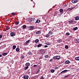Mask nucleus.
Wrapping results in <instances>:
<instances>
[{
    "instance_id": "nucleus-44",
    "label": "nucleus",
    "mask_w": 79,
    "mask_h": 79,
    "mask_svg": "<svg viewBox=\"0 0 79 79\" xmlns=\"http://www.w3.org/2000/svg\"><path fill=\"white\" fill-rule=\"evenodd\" d=\"M7 28V30H10V29H11V28H10V27H8Z\"/></svg>"
},
{
    "instance_id": "nucleus-25",
    "label": "nucleus",
    "mask_w": 79,
    "mask_h": 79,
    "mask_svg": "<svg viewBox=\"0 0 79 79\" xmlns=\"http://www.w3.org/2000/svg\"><path fill=\"white\" fill-rule=\"evenodd\" d=\"M41 46H42V44H40L38 45L37 47H41Z\"/></svg>"
},
{
    "instance_id": "nucleus-26",
    "label": "nucleus",
    "mask_w": 79,
    "mask_h": 79,
    "mask_svg": "<svg viewBox=\"0 0 79 79\" xmlns=\"http://www.w3.org/2000/svg\"><path fill=\"white\" fill-rule=\"evenodd\" d=\"M16 45H14L13 46V50H15V49L16 48Z\"/></svg>"
},
{
    "instance_id": "nucleus-47",
    "label": "nucleus",
    "mask_w": 79,
    "mask_h": 79,
    "mask_svg": "<svg viewBox=\"0 0 79 79\" xmlns=\"http://www.w3.org/2000/svg\"><path fill=\"white\" fill-rule=\"evenodd\" d=\"M40 79H44V77H43V76H41Z\"/></svg>"
},
{
    "instance_id": "nucleus-32",
    "label": "nucleus",
    "mask_w": 79,
    "mask_h": 79,
    "mask_svg": "<svg viewBox=\"0 0 79 79\" xmlns=\"http://www.w3.org/2000/svg\"><path fill=\"white\" fill-rule=\"evenodd\" d=\"M51 72L52 73H53L55 72V70H54V69H52L51 70Z\"/></svg>"
},
{
    "instance_id": "nucleus-5",
    "label": "nucleus",
    "mask_w": 79,
    "mask_h": 79,
    "mask_svg": "<svg viewBox=\"0 0 79 79\" xmlns=\"http://www.w3.org/2000/svg\"><path fill=\"white\" fill-rule=\"evenodd\" d=\"M67 71H69L67 70H65L62 71L60 73V74H62L63 73H66L67 72Z\"/></svg>"
},
{
    "instance_id": "nucleus-28",
    "label": "nucleus",
    "mask_w": 79,
    "mask_h": 79,
    "mask_svg": "<svg viewBox=\"0 0 79 79\" xmlns=\"http://www.w3.org/2000/svg\"><path fill=\"white\" fill-rule=\"evenodd\" d=\"M39 40L38 39H36L35 40V43H37V42H39Z\"/></svg>"
},
{
    "instance_id": "nucleus-35",
    "label": "nucleus",
    "mask_w": 79,
    "mask_h": 79,
    "mask_svg": "<svg viewBox=\"0 0 79 79\" xmlns=\"http://www.w3.org/2000/svg\"><path fill=\"white\" fill-rule=\"evenodd\" d=\"M69 76V74L68 75H66V76H64V78H67V77H68Z\"/></svg>"
},
{
    "instance_id": "nucleus-14",
    "label": "nucleus",
    "mask_w": 79,
    "mask_h": 79,
    "mask_svg": "<svg viewBox=\"0 0 79 79\" xmlns=\"http://www.w3.org/2000/svg\"><path fill=\"white\" fill-rule=\"evenodd\" d=\"M22 27H23V29H26V25H24Z\"/></svg>"
},
{
    "instance_id": "nucleus-20",
    "label": "nucleus",
    "mask_w": 79,
    "mask_h": 79,
    "mask_svg": "<svg viewBox=\"0 0 79 79\" xmlns=\"http://www.w3.org/2000/svg\"><path fill=\"white\" fill-rule=\"evenodd\" d=\"M75 60L79 61V56H78L75 58Z\"/></svg>"
},
{
    "instance_id": "nucleus-41",
    "label": "nucleus",
    "mask_w": 79,
    "mask_h": 79,
    "mask_svg": "<svg viewBox=\"0 0 79 79\" xmlns=\"http://www.w3.org/2000/svg\"><path fill=\"white\" fill-rule=\"evenodd\" d=\"M3 36V34H1L0 35V39L2 38V36Z\"/></svg>"
},
{
    "instance_id": "nucleus-55",
    "label": "nucleus",
    "mask_w": 79,
    "mask_h": 79,
    "mask_svg": "<svg viewBox=\"0 0 79 79\" xmlns=\"http://www.w3.org/2000/svg\"><path fill=\"white\" fill-rule=\"evenodd\" d=\"M1 56H2V54H0V57H1Z\"/></svg>"
},
{
    "instance_id": "nucleus-42",
    "label": "nucleus",
    "mask_w": 79,
    "mask_h": 79,
    "mask_svg": "<svg viewBox=\"0 0 79 79\" xmlns=\"http://www.w3.org/2000/svg\"><path fill=\"white\" fill-rule=\"evenodd\" d=\"M73 37L72 36H69V39H72Z\"/></svg>"
},
{
    "instance_id": "nucleus-38",
    "label": "nucleus",
    "mask_w": 79,
    "mask_h": 79,
    "mask_svg": "<svg viewBox=\"0 0 79 79\" xmlns=\"http://www.w3.org/2000/svg\"><path fill=\"white\" fill-rule=\"evenodd\" d=\"M21 58L22 59H23V58H24V56L23 55L21 57Z\"/></svg>"
},
{
    "instance_id": "nucleus-34",
    "label": "nucleus",
    "mask_w": 79,
    "mask_h": 79,
    "mask_svg": "<svg viewBox=\"0 0 79 79\" xmlns=\"http://www.w3.org/2000/svg\"><path fill=\"white\" fill-rule=\"evenodd\" d=\"M19 22H17L15 23L16 25H18L19 24Z\"/></svg>"
},
{
    "instance_id": "nucleus-49",
    "label": "nucleus",
    "mask_w": 79,
    "mask_h": 79,
    "mask_svg": "<svg viewBox=\"0 0 79 79\" xmlns=\"http://www.w3.org/2000/svg\"><path fill=\"white\" fill-rule=\"evenodd\" d=\"M37 66V65H34L33 66V67H36Z\"/></svg>"
},
{
    "instance_id": "nucleus-45",
    "label": "nucleus",
    "mask_w": 79,
    "mask_h": 79,
    "mask_svg": "<svg viewBox=\"0 0 79 79\" xmlns=\"http://www.w3.org/2000/svg\"><path fill=\"white\" fill-rule=\"evenodd\" d=\"M59 68H58V67H55L54 68V69H59Z\"/></svg>"
},
{
    "instance_id": "nucleus-37",
    "label": "nucleus",
    "mask_w": 79,
    "mask_h": 79,
    "mask_svg": "<svg viewBox=\"0 0 79 79\" xmlns=\"http://www.w3.org/2000/svg\"><path fill=\"white\" fill-rule=\"evenodd\" d=\"M45 57L46 58H48V55H46L45 56Z\"/></svg>"
},
{
    "instance_id": "nucleus-12",
    "label": "nucleus",
    "mask_w": 79,
    "mask_h": 79,
    "mask_svg": "<svg viewBox=\"0 0 79 79\" xmlns=\"http://www.w3.org/2000/svg\"><path fill=\"white\" fill-rule=\"evenodd\" d=\"M48 34H49V35L51 36L52 34H53V32L52 31H49Z\"/></svg>"
},
{
    "instance_id": "nucleus-21",
    "label": "nucleus",
    "mask_w": 79,
    "mask_h": 79,
    "mask_svg": "<svg viewBox=\"0 0 79 79\" xmlns=\"http://www.w3.org/2000/svg\"><path fill=\"white\" fill-rule=\"evenodd\" d=\"M45 44L47 45H50V43L49 42H47L45 43Z\"/></svg>"
},
{
    "instance_id": "nucleus-29",
    "label": "nucleus",
    "mask_w": 79,
    "mask_h": 79,
    "mask_svg": "<svg viewBox=\"0 0 79 79\" xmlns=\"http://www.w3.org/2000/svg\"><path fill=\"white\" fill-rule=\"evenodd\" d=\"M16 52H19V48H16Z\"/></svg>"
},
{
    "instance_id": "nucleus-8",
    "label": "nucleus",
    "mask_w": 79,
    "mask_h": 79,
    "mask_svg": "<svg viewBox=\"0 0 79 79\" xmlns=\"http://www.w3.org/2000/svg\"><path fill=\"white\" fill-rule=\"evenodd\" d=\"M69 22L70 24H74V21L73 20H70Z\"/></svg>"
},
{
    "instance_id": "nucleus-54",
    "label": "nucleus",
    "mask_w": 79,
    "mask_h": 79,
    "mask_svg": "<svg viewBox=\"0 0 79 79\" xmlns=\"http://www.w3.org/2000/svg\"><path fill=\"white\" fill-rule=\"evenodd\" d=\"M10 19H9L8 20H7L6 21H10Z\"/></svg>"
},
{
    "instance_id": "nucleus-43",
    "label": "nucleus",
    "mask_w": 79,
    "mask_h": 79,
    "mask_svg": "<svg viewBox=\"0 0 79 79\" xmlns=\"http://www.w3.org/2000/svg\"><path fill=\"white\" fill-rule=\"evenodd\" d=\"M11 15H12L13 16H15V14L14 12L11 13Z\"/></svg>"
},
{
    "instance_id": "nucleus-48",
    "label": "nucleus",
    "mask_w": 79,
    "mask_h": 79,
    "mask_svg": "<svg viewBox=\"0 0 79 79\" xmlns=\"http://www.w3.org/2000/svg\"><path fill=\"white\" fill-rule=\"evenodd\" d=\"M73 66H74V65H71L70 67V68H71V67L72 68H73Z\"/></svg>"
},
{
    "instance_id": "nucleus-6",
    "label": "nucleus",
    "mask_w": 79,
    "mask_h": 79,
    "mask_svg": "<svg viewBox=\"0 0 79 79\" xmlns=\"http://www.w3.org/2000/svg\"><path fill=\"white\" fill-rule=\"evenodd\" d=\"M29 28L31 30H33L34 29V26H30Z\"/></svg>"
},
{
    "instance_id": "nucleus-46",
    "label": "nucleus",
    "mask_w": 79,
    "mask_h": 79,
    "mask_svg": "<svg viewBox=\"0 0 79 79\" xmlns=\"http://www.w3.org/2000/svg\"><path fill=\"white\" fill-rule=\"evenodd\" d=\"M72 2L73 3H75L74 0H72Z\"/></svg>"
},
{
    "instance_id": "nucleus-18",
    "label": "nucleus",
    "mask_w": 79,
    "mask_h": 79,
    "mask_svg": "<svg viewBox=\"0 0 79 79\" xmlns=\"http://www.w3.org/2000/svg\"><path fill=\"white\" fill-rule=\"evenodd\" d=\"M36 34H38V35H39V34H41V32L40 31H38L36 32Z\"/></svg>"
},
{
    "instance_id": "nucleus-13",
    "label": "nucleus",
    "mask_w": 79,
    "mask_h": 79,
    "mask_svg": "<svg viewBox=\"0 0 79 79\" xmlns=\"http://www.w3.org/2000/svg\"><path fill=\"white\" fill-rule=\"evenodd\" d=\"M40 22V20L39 19H37L35 23H39Z\"/></svg>"
},
{
    "instance_id": "nucleus-17",
    "label": "nucleus",
    "mask_w": 79,
    "mask_h": 79,
    "mask_svg": "<svg viewBox=\"0 0 79 79\" xmlns=\"http://www.w3.org/2000/svg\"><path fill=\"white\" fill-rule=\"evenodd\" d=\"M73 8L72 7V8H68L67 10L68 11H71V10H73Z\"/></svg>"
},
{
    "instance_id": "nucleus-23",
    "label": "nucleus",
    "mask_w": 79,
    "mask_h": 79,
    "mask_svg": "<svg viewBox=\"0 0 79 79\" xmlns=\"http://www.w3.org/2000/svg\"><path fill=\"white\" fill-rule=\"evenodd\" d=\"M29 68V67L27 66H26L24 67V70H26V69H27Z\"/></svg>"
},
{
    "instance_id": "nucleus-56",
    "label": "nucleus",
    "mask_w": 79,
    "mask_h": 79,
    "mask_svg": "<svg viewBox=\"0 0 79 79\" xmlns=\"http://www.w3.org/2000/svg\"><path fill=\"white\" fill-rule=\"evenodd\" d=\"M65 6H67V5L66 4V5H65Z\"/></svg>"
},
{
    "instance_id": "nucleus-39",
    "label": "nucleus",
    "mask_w": 79,
    "mask_h": 79,
    "mask_svg": "<svg viewBox=\"0 0 79 79\" xmlns=\"http://www.w3.org/2000/svg\"><path fill=\"white\" fill-rule=\"evenodd\" d=\"M52 58L53 59H55L56 60V56L53 57Z\"/></svg>"
},
{
    "instance_id": "nucleus-22",
    "label": "nucleus",
    "mask_w": 79,
    "mask_h": 79,
    "mask_svg": "<svg viewBox=\"0 0 79 79\" xmlns=\"http://www.w3.org/2000/svg\"><path fill=\"white\" fill-rule=\"evenodd\" d=\"M27 54L28 55H31L32 54V52H31V51H30L28 52Z\"/></svg>"
},
{
    "instance_id": "nucleus-51",
    "label": "nucleus",
    "mask_w": 79,
    "mask_h": 79,
    "mask_svg": "<svg viewBox=\"0 0 79 79\" xmlns=\"http://www.w3.org/2000/svg\"><path fill=\"white\" fill-rule=\"evenodd\" d=\"M27 73H28V74H30V72L29 71H28Z\"/></svg>"
},
{
    "instance_id": "nucleus-1",
    "label": "nucleus",
    "mask_w": 79,
    "mask_h": 79,
    "mask_svg": "<svg viewBox=\"0 0 79 79\" xmlns=\"http://www.w3.org/2000/svg\"><path fill=\"white\" fill-rule=\"evenodd\" d=\"M29 21L32 23H34V22H35V19L34 18L31 19L29 20Z\"/></svg>"
},
{
    "instance_id": "nucleus-15",
    "label": "nucleus",
    "mask_w": 79,
    "mask_h": 79,
    "mask_svg": "<svg viewBox=\"0 0 79 79\" xmlns=\"http://www.w3.org/2000/svg\"><path fill=\"white\" fill-rule=\"evenodd\" d=\"M50 35H49V34L48 33V34H46V35L45 36L47 38H48L49 37H50Z\"/></svg>"
},
{
    "instance_id": "nucleus-16",
    "label": "nucleus",
    "mask_w": 79,
    "mask_h": 79,
    "mask_svg": "<svg viewBox=\"0 0 79 79\" xmlns=\"http://www.w3.org/2000/svg\"><path fill=\"white\" fill-rule=\"evenodd\" d=\"M78 29V28L77 27H76L73 28V31H76V30H77Z\"/></svg>"
},
{
    "instance_id": "nucleus-24",
    "label": "nucleus",
    "mask_w": 79,
    "mask_h": 79,
    "mask_svg": "<svg viewBox=\"0 0 79 79\" xmlns=\"http://www.w3.org/2000/svg\"><path fill=\"white\" fill-rule=\"evenodd\" d=\"M75 20H79V17L76 16L75 18Z\"/></svg>"
},
{
    "instance_id": "nucleus-57",
    "label": "nucleus",
    "mask_w": 79,
    "mask_h": 79,
    "mask_svg": "<svg viewBox=\"0 0 79 79\" xmlns=\"http://www.w3.org/2000/svg\"><path fill=\"white\" fill-rule=\"evenodd\" d=\"M1 40V39H0V41Z\"/></svg>"
},
{
    "instance_id": "nucleus-9",
    "label": "nucleus",
    "mask_w": 79,
    "mask_h": 79,
    "mask_svg": "<svg viewBox=\"0 0 79 79\" xmlns=\"http://www.w3.org/2000/svg\"><path fill=\"white\" fill-rule=\"evenodd\" d=\"M56 60H60V58H61V57L59 56H56Z\"/></svg>"
},
{
    "instance_id": "nucleus-3",
    "label": "nucleus",
    "mask_w": 79,
    "mask_h": 79,
    "mask_svg": "<svg viewBox=\"0 0 79 79\" xmlns=\"http://www.w3.org/2000/svg\"><path fill=\"white\" fill-rule=\"evenodd\" d=\"M31 41V40H28L25 43V45H28V44H29V42Z\"/></svg>"
},
{
    "instance_id": "nucleus-19",
    "label": "nucleus",
    "mask_w": 79,
    "mask_h": 79,
    "mask_svg": "<svg viewBox=\"0 0 79 79\" xmlns=\"http://www.w3.org/2000/svg\"><path fill=\"white\" fill-rule=\"evenodd\" d=\"M7 54H8V53H4L2 54V55H3L4 56H6V55H7Z\"/></svg>"
},
{
    "instance_id": "nucleus-36",
    "label": "nucleus",
    "mask_w": 79,
    "mask_h": 79,
    "mask_svg": "<svg viewBox=\"0 0 79 79\" xmlns=\"http://www.w3.org/2000/svg\"><path fill=\"white\" fill-rule=\"evenodd\" d=\"M75 3H77V2H79V0H74Z\"/></svg>"
},
{
    "instance_id": "nucleus-53",
    "label": "nucleus",
    "mask_w": 79,
    "mask_h": 79,
    "mask_svg": "<svg viewBox=\"0 0 79 79\" xmlns=\"http://www.w3.org/2000/svg\"><path fill=\"white\" fill-rule=\"evenodd\" d=\"M59 15L60 16H61V14H59Z\"/></svg>"
},
{
    "instance_id": "nucleus-10",
    "label": "nucleus",
    "mask_w": 79,
    "mask_h": 79,
    "mask_svg": "<svg viewBox=\"0 0 79 79\" xmlns=\"http://www.w3.org/2000/svg\"><path fill=\"white\" fill-rule=\"evenodd\" d=\"M25 66H26L29 67V66H30V63H27L25 64Z\"/></svg>"
},
{
    "instance_id": "nucleus-50",
    "label": "nucleus",
    "mask_w": 79,
    "mask_h": 79,
    "mask_svg": "<svg viewBox=\"0 0 79 79\" xmlns=\"http://www.w3.org/2000/svg\"><path fill=\"white\" fill-rule=\"evenodd\" d=\"M44 47L45 48H47V47H48V46H47V45H45L44 46Z\"/></svg>"
},
{
    "instance_id": "nucleus-31",
    "label": "nucleus",
    "mask_w": 79,
    "mask_h": 79,
    "mask_svg": "<svg viewBox=\"0 0 79 79\" xmlns=\"http://www.w3.org/2000/svg\"><path fill=\"white\" fill-rule=\"evenodd\" d=\"M65 48L66 49H68L69 48V47L67 45H66L65 46Z\"/></svg>"
},
{
    "instance_id": "nucleus-33",
    "label": "nucleus",
    "mask_w": 79,
    "mask_h": 79,
    "mask_svg": "<svg viewBox=\"0 0 79 79\" xmlns=\"http://www.w3.org/2000/svg\"><path fill=\"white\" fill-rule=\"evenodd\" d=\"M61 39L59 40H57V42L58 43H60V42H61Z\"/></svg>"
},
{
    "instance_id": "nucleus-27",
    "label": "nucleus",
    "mask_w": 79,
    "mask_h": 79,
    "mask_svg": "<svg viewBox=\"0 0 79 79\" xmlns=\"http://www.w3.org/2000/svg\"><path fill=\"white\" fill-rule=\"evenodd\" d=\"M65 35H67V36L69 35H70V33H69V32H67L66 33Z\"/></svg>"
},
{
    "instance_id": "nucleus-7",
    "label": "nucleus",
    "mask_w": 79,
    "mask_h": 79,
    "mask_svg": "<svg viewBox=\"0 0 79 79\" xmlns=\"http://www.w3.org/2000/svg\"><path fill=\"white\" fill-rule=\"evenodd\" d=\"M71 63V62H70L69 60H66L65 62V63L66 64H69Z\"/></svg>"
},
{
    "instance_id": "nucleus-52",
    "label": "nucleus",
    "mask_w": 79,
    "mask_h": 79,
    "mask_svg": "<svg viewBox=\"0 0 79 79\" xmlns=\"http://www.w3.org/2000/svg\"><path fill=\"white\" fill-rule=\"evenodd\" d=\"M53 61V59H51L50 60V61Z\"/></svg>"
},
{
    "instance_id": "nucleus-11",
    "label": "nucleus",
    "mask_w": 79,
    "mask_h": 79,
    "mask_svg": "<svg viewBox=\"0 0 79 79\" xmlns=\"http://www.w3.org/2000/svg\"><path fill=\"white\" fill-rule=\"evenodd\" d=\"M75 43L76 44H77V43H79V39H77L75 40Z\"/></svg>"
},
{
    "instance_id": "nucleus-30",
    "label": "nucleus",
    "mask_w": 79,
    "mask_h": 79,
    "mask_svg": "<svg viewBox=\"0 0 79 79\" xmlns=\"http://www.w3.org/2000/svg\"><path fill=\"white\" fill-rule=\"evenodd\" d=\"M60 13H62V12H63V9H61L60 10Z\"/></svg>"
},
{
    "instance_id": "nucleus-2",
    "label": "nucleus",
    "mask_w": 79,
    "mask_h": 79,
    "mask_svg": "<svg viewBox=\"0 0 79 79\" xmlns=\"http://www.w3.org/2000/svg\"><path fill=\"white\" fill-rule=\"evenodd\" d=\"M24 79H28L29 76L27 75H25L23 76Z\"/></svg>"
},
{
    "instance_id": "nucleus-4",
    "label": "nucleus",
    "mask_w": 79,
    "mask_h": 79,
    "mask_svg": "<svg viewBox=\"0 0 79 79\" xmlns=\"http://www.w3.org/2000/svg\"><path fill=\"white\" fill-rule=\"evenodd\" d=\"M10 35L11 36V37H13V36H15V34L13 32H12L10 33Z\"/></svg>"
},
{
    "instance_id": "nucleus-40",
    "label": "nucleus",
    "mask_w": 79,
    "mask_h": 79,
    "mask_svg": "<svg viewBox=\"0 0 79 79\" xmlns=\"http://www.w3.org/2000/svg\"><path fill=\"white\" fill-rule=\"evenodd\" d=\"M40 69H39L38 70V71H37V72L36 74H38V73H39V72H40Z\"/></svg>"
}]
</instances>
